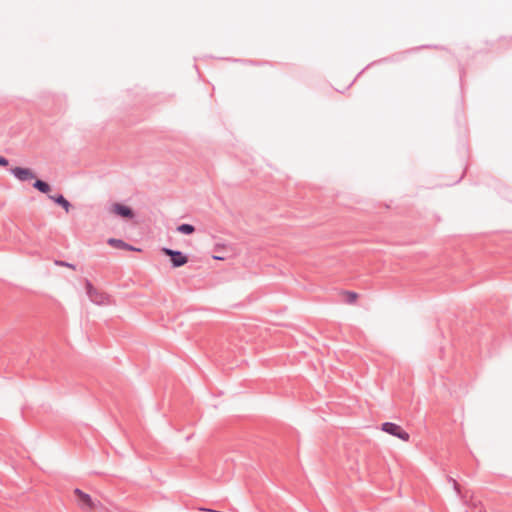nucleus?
I'll use <instances>...</instances> for the list:
<instances>
[{"label":"nucleus","mask_w":512,"mask_h":512,"mask_svg":"<svg viewBox=\"0 0 512 512\" xmlns=\"http://www.w3.org/2000/svg\"><path fill=\"white\" fill-rule=\"evenodd\" d=\"M9 164V160L4 156L0 155V166L6 167Z\"/></svg>","instance_id":"14"},{"label":"nucleus","mask_w":512,"mask_h":512,"mask_svg":"<svg viewBox=\"0 0 512 512\" xmlns=\"http://www.w3.org/2000/svg\"><path fill=\"white\" fill-rule=\"evenodd\" d=\"M162 251L165 255L169 256L173 268H179L188 262V256L182 251L170 248H163Z\"/></svg>","instance_id":"3"},{"label":"nucleus","mask_w":512,"mask_h":512,"mask_svg":"<svg viewBox=\"0 0 512 512\" xmlns=\"http://www.w3.org/2000/svg\"><path fill=\"white\" fill-rule=\"evenodd\" d=\"M479 512H484L482 509H479Z\"/></svg>","instance_id":"16"},{"label":"nucleus","mask_w":512,"mask_h":512,"mask_svg":"<svg viewBox=\"0 0 512 512\" xmlns=\"http://www.w3.org/2000/svg\"><path fill=\"white\" fill-rule=\"evenodd\" d=\"M74 494L77 497V504L83 510L87 512H91L97 510L98 508H103V505L98 500H93L92 497L82 491L79 488L74 490Z\"/></svg>","instance_id":"1"},{"label":"nucleus","mask_w":512,"mask_h":512,"mask_svg":"<svg viewBox=\"0 0 512 512\" xmlns=\"http://www.w3.org/2000/svg\"><path fill=\"white\" fill-rule=\"evenodd\" d=\"M447 480L449 483H451V485L453 486V489L456 491V493L460 494L461 487H460L459 483L454 478H452L450 476L447 477Z\"/></svg>","instance_id":"13"},{"label":"nucleus","mask_w":512,"mask_h":512,"mask_svg":"<svg viewBox=\"0 0 512 512\" xmlns=\"http://www.w3.org/2000/svg\"><path fill=\"white\" fill-rule=\"evenodd\" d=\"M176 230L184 235H190L195 232V227L192 224L182 223L177 226Z\"/></svg>","instance_id":"10"},{"label":"nucleus","mask_w":512,"mask_h":512,"mask_svg":"<svg viewBox=\"0 0 512 512\" xmlns=\"http://www.w3.org/2000/svg\"><path fill=\"white\" fill-rule=\"evenodd\" d=\"M85 289L89 299L95 304H104L108 299V296L98 291L88 279L85 280Z\"/></svg>","instance_id":"4"},{"label":"nucleus","mask_w":512,"mask_h":512,"mask_svg":"<svg viewBox=\"0 0 512 512\" xmlns=\"http://www.w3.org/2000/svg\"><path fill=\"white\" fill-rule=\"evenodd\" d=\"M111 211L124 219H132L135 216L133 209L121 203H114Z\"/></svg>","instance_id":"6"},{"label":"nucleus","mask_w":512,"mask_h":512,"mask_svg":"<svg viewBox=\"0 0 512 512\" xmlns=\"http://www.w3.org/2000/svg\"><path fill=\"white\" fill-rule=\"evenodd\" d=\"M33 187L36 190H38L39 192L43 193V194H48L51 191L50 184L47 183L44 180H41V179H36L35 178V182L33 183Z\"/></svg>","instance_id":"9"},{"label":"nucleus","mask_w":512,"mask_h":512,"mask_svg":"<svg viewBox=\"0 0 512 512\" xmlns=\"http://www.w3.org/2000/svg\"><path fill=\"white\" fill-rule=\"evenodd\" d=\"M381 430L403 441H408L410 438L408 432H406L400 425L393 422L382 423Z\"/></svg>","instance_id":"2"},{"label":"nucleus","mask_w":512,"mask_h":512,"mask_svg":"<svg viewBox=\"0 0 512 512\" xmlns=\"http://www.w3.org/2000/svg\"><path fill=\"white\" fill-rule=\"evenodd\" d=\"M213 258L216 259V260H223L224 259L223 256H216V255L213 256Z\"/></svg>","instance_id":"15"},{"label":"nucleus","mask_w":512,"mask_h":512,"mask_svg":"<svg viewBox=\"0 0 512 512\" xmlns=\"http://www.w3.org/2000/svg\"><path fill=\"white\" fill-rule=\"evenodd\" d=\"M54 264L56 266L67 267V268H70L72 270H76V265L75 264H72V263H69V262H66V261H63V260H55Z\"/></svg>","instance_id":"12"},{"label":"nucleus","mask_w":512,"mask_h":512,"mask_svg":"<svg viewBox=\"0 0 512 512\" xmlns=\"http://www.w3.org/2000/svg\"><path fill=\"white\" fill-rule=\"evenodd\" d=\"M345 295L347 296L346 302L349 304L355 303V301L358 298V294L356 292H352V291H345Z\"/></svg>","instance_id":"11"},{"label":"nucleus","mask_w":512,"mask_h":512,"mask_svg":"<svg viewBox=\"0 0 512 512\" xmlns=\"http://www.w3.org/2000/svg\"><path fill=\"white\" fill-rule=\"evenodd\" d=\"M10 173L19 181H30L36 178L35 173L30 168L14 167L10 169Z\"/></svg>","instance_id":"5"},{"label":"nucleus","mask_w":512,"mask_h":512,"mask_svg":"<svg viewBox=\"0 0 512 512\" xmlns=\"http://www.w3.org/2000/svg\"><path fill=\"white\" fill-rule=\"evenodd\" d=\"M107 243L117 249H123L128 251H140V249L132 246L131 244L123 241L122 239L117 238H109Z\"/></svg>","instance_id":"7"},{"label":"nucleus","mask_w":512,"mask_h":512,"mask_svg":"<svg viewBox=\"0 0 512 512\" xmlns=\"http://www.w3.org/2000/svg\"><path fill=\"white\" fill-rule=\"evenodd\" d=\"M48 198L55 204L61 206L66 213L72 208L71 203L62 194L48 195Z\"/></svg>","instance_id":"8"}]
</instances>
